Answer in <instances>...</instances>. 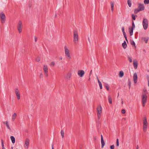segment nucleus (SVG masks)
Instances as JSON below:
<instances>
[{
  "mask_svg": "<svg viewBox=\"0 0 149 149\" xmlns=\"http://www.w3.org/2000/svg\"><path fill=\"white\" fill-rule=\"evenodd\" d=\"M97 116L98 119H100L102 113V109L101 105H100L97 106Z\"/></svg>",
  "mask_w": 149,
  "mask_h": 149,
  "instance_id": "1",
  "label": "nucleus"
},
{
  "mask_svg": "<svg viewBox=\"0 0 149 149\" xmlns=\"http://www.w3.org/2000/svg\"><path fill=\"white\" fill-rule=\"evenodd\" d=\"M73 35L74 41L75 44H77V43L78 40V36L77 31H74L73 32Z\"/></svg>",
  "mask_w": 149,
  "mask_h": 149,
  "instance_id": "2",
  "label": "nucleus"
},
{
  "mask_svg": "<svg viewBox=\"0 0 149 149\" xmlns=\"http://www.w3.org/2000/svg\"><path fill=\"white\" fill-rule=\"evenodd\" d=\"M142 24L144 29L145 30H146L148 27V19L146 18H143Z\"/></svg>",
  "mask_w": 149,
  "mask_h": 149,
  "instance_id": "3",
  "label": "nucleus"
},
{
  "mask_svg": "<svg viewBox=\"0 0 149 149\" xmlns=\"http://www.w3.org/2000/svg\"><path fill=\"white\" fill-rule=\"evenodd\" d=\"M22 22L21 21H19L17 26V29L19 32L20 33L22 32Z\"/></svg>",
  "mask_w": 149,
  "mask_h": 149,
  "instance_id": "4",
  "label": "nucleus"
},
{
  "mask_svg": "<svg viewBox=\"0 0 149 149\" xmlns=\"http://www.w3.org/2000/svg\"><path fill=\"white\" fill-rule=\"evenodd\" d=\"M0 16L2 23H4L6 20V16L4 13H1L0 14Z\"/></svg>",
  "mask_w": 149,
  "mask_h": 149,
  "instance_id": "5",
  "label": "nucleus"
},
{
  "mask_svg": "<svg viewBox=\"0 0 149 149\" xmlns=\"http://www.w3.org/2000/svg\"><path fill=\"white\" fill-rule=\"evenodd\" d=\"M29 139L27 138L26 139L25 141L24 146L25 149H27L29 145Z\"/></svg>",
  "mask_w": 149,
  "mask_h": 149,
  "instance_id": "6",
  "label": "nucleus"
},
{
  "mask_svg": "<svg viewBox=\"0 0 149 149\" xmlns=\"http://www.w3.org/2000/svg\"><path fill=\"white\" fill-rule=\"evenodd\" d=\"M15 93L17 97L18 100H19L20 99V94L19 91L17 88L15 89Z\"/></svg>",
  "mask_w": 149,
  "mask_h": 149,
  "instance_id": "7",
  "label": "nucleus"
},
{
  "mask_svg": "<svg viewBox=\"0 0 149 149\" xmlns=\"http://www.w3.org/2000/svg\"><path fill=\"white\" fill-rule=\"evenodd\" d=\"M147 96L146 94H142V102H147Z\"/></svg>",
  "mask_w": 149,
  "mask_h": 149,
  "instance_id": "8",
  "label": "nucleus"
},
{
  "mask_svg": "<svg viewBox=\"0 0 149 149\" xmlns=\"http://www.w3.org/2000/svg\"><path fill=\"white\" fill-rule=\"evenodd\" d=\"M85 74V72L83 70H80L78 71V74L80 77H82Z\"/></svg>",
  "mask_w": 149,
  "mask_h": 149,
  "instance_id": "9",
  "label": "nucleus"
},
{
  "mask_svg": "<svg viewBox=\"0 0 149 149\" xmlns=\"http://www.w3.org/2000/svg\"><path fill=\"white\" fill-rule=\"evenodd\" d=\"M138 8L141 11L143 10H144L145 7L143 4H139Z\"/></svg>",
  "mask_w": 149,
  "mask_h": 149,
  "instance_id": "10",
  "label": "nucleus"
},
{
  "mask_svg": "<svg viewBox=\"0 0 149 149\" xmlns=\"http://www.w3.org/2000/svg\"><path fill=\"white\" fill-rule=\"evenodd\" d=\"M133 79L134 83H136L137 80V75L136 73H135L134 74L133 76Z\"/></svg>",
  "mask_w": 149,
  "mask_h": 149,
  "instance_id": "11",
  "label": "nucleus"
},
{
  "mask_svg": "<svg viewBox=\"0 0 149 149\" xmlns=\"http://www.w3.org/2000/svg\"><path fill=\"white\" fill-rule=\"evenodd\" d=\"M133 64L134 68L136 69L138 67V63L137 61H136L134 60Z\"/></svg>",
  "mask_w": 149,
  "mask_h": 149,
  "instance_id": "12",
  "label": "nucleus"
},
{
  "mask_svg": "<svg viewBox=\"0 0 149 149\" xmlns=\"http://www.w3.org/2000/svg\"><path fill=\"white\" fill-rule=\"evenodd\" d=\"M148 122L147 120V118L146 116L143 117V125H148Z\"/></svg>",
  "mask_w": 149,
  "mask_h": 149,
  "instance_id": "13",
  "label": "nucleus"
},
{
  "mask_svg": "<svg viewBox=\"0 0 149 149\" xmlns=\"http://www.w3.org/2000/svg\"><path fill=\"white\" fill-rule=\"evenodd\" d=\"M134 29L130 27L129 29V31L130 32V36L132 35Z\"/></svg>",
  "mask_w": 149,
  "mask_h": 149,
  "instance_id": "14",
  "label": "nucleus"
},
{
  "mask_svg": "<svg viewBox=\"0 0 149 149\" xmlns=\"http://www.w3.org/2000/svg\"><path fill=\"white\" fill-rule=\"evenodd\" d=\"M43 70L44 72H48V69L47 65H44L43 68Z\"/></svg>",
  "mask_w": 149,
  "mask_h": 149,
  "instance_id": "15",
  "label": "nucleus"
},
{
  "mask_svg": "<svg viewBox=\"0 0 149 149\" xmlns=\"http://www.w3.org/2000/svg\"><path fill=\"white\" fill-rule=\"evenodd\" d=\"M17 116V114L16 113H14L13 115L12 116V120L14 121L15 119Z\"/></svg>",
  "mask_w": 149,
  "mask_h": 149,
  "instance_id": "16",
  "label": "nucleus"
},
{
  "mask_svg": "<svg viewBox=\"0 0 149 149\" xmlns=\"http://www.w3.org/2000/svg\"><path fill=\"white\" fill-rule=\"evenodd\" d=\"M64 49L65 54H68L70 52L69 50L67 48L66 46H65V47Z\"/></svg>",
  "mask_w": 149,
  "mask_h": 149,
  "instance_id": "17",
  "label": "nucleus"
},
{
  "mask_svg": "<svg viewBox=\"0 0 149 149\" xmlns=\"http://www.w3.org/2000/svg\"><path fill=\"white\" fill-rule=\"evenodd\" d=\"M142 40H143L146 43H147L148 42V41L149 39V38L148 37H143L142 38Z\"/></svg>",
  "mask_w": 149,
  "mask_h": 149,
  "instance_id": "18",
  "label": "nucleus"
},
{
  "mask_svg": "<svg viewBox=\"0 0 149 149\" xmlns=\"http://www.w3.org/2000/svg\"><path fill=\"white\" fill-rule=\"evenodd\" d=\"M101 142L102 144L101 147L102 148L105 145V143L103 138H102L101 139Z\"/></svg>",
  "mask_w": 149,
  "mask_h": 149,
  "instance_id": "19",
  "label": "nucleus"
},
{
  "mask_svg": "<svg viewBox=\"0 0 149 149\" xmlns=\"http://www.w3.org/2000/svg\"><path fill=\"white\" fill-rule=\"evenodd\" d=\"M148 128V125H143V131L144 132H146Z\"/></svg>",
  "mask_w": 149,
  "mask_h": 149,
  "instance_id": "20",
  "label": "nucleus"
},
{
  "mask_svg": "<svg viewBox=\"0 0 149 149\" xmlns=\"http://www.w3.org/2000/svg\"><path fill=\"white\" fill-rule=\"evenodd\" d=\"M11 140L12 141L13 143H14L15 142V139L14 137L13 136H11L10 137Z\"/></svg>",
  "mask_w": 149,
  "mask_h": 149,
  "instance_id": "21",
  "label": "nucleus"
},
{
  "mask_svg": "<svg viewBox=\"0 0 149 149\" xmlns=\"http://www.w3.org/2000/svg\"><path fill=\"white\" fill-rule=\"evenodd\" d=\"M124 75V73L122 71H120L119 72V77H123Z\"/></svg>",
  "mask_w": 149,
  "mask_h": 149,
  "instance_id": "22",
  "label": "nucleus"
},
{
  "mask_svg": "<svg viewBox=\"0 0 149 149\" xmlns=\"http://www.w3.org/2000/svg\"><path fill=\"white\" fill-rule=\"evenodd\" d=\"M122 46L124 49H125L127 47V45L125 41H124V42L122 43Z\"/></svg>",
  "mask_w": 149,
  "mask_h": 149,
  "instance_id": "23",
  "label": "nucleus"
},
{
  "mask_svg": "<svg viewBox=\"0 0 149 149\" xmlns=\"http://www.w3.org/2000/svg\"><path fill=\"white\" fill-rule=\"evenodd\" d=\"M65 56L67 58V59L68 60H70L71 58V56L70 54V53L66 54Z\"/></svg>",
  "mask_w": 149,
  "mask_h": 149,
  "instance_id": "24",
  "label": "nucleus"
},
{
  "mask_svg": "<svg viewBox=\"0 0 149 149\" xmlns=\"http://www.w3.org/2000/svg\"><path fill=\"white\" fill-rule=\"evenodd\" d=\"M108 98L109 102L110 104H111L112 103V98L111 96L110 95L108 97Z\"/></svg>",
  "mask_w": 149,
  "mask_h": 149,
  "instance_id": "25",
  "label": "nucleus"
},
{
  "mask_svg": "<svg viewBox=\"0 0 149 149\" xmlns=\"http://www.w3.org/2000/svg\"><path fill=\"white\" fill-rule=\"evenodd\" d=\"M111 10L112 12L113 11V8L114 6V3L112 2H111Z\"/></svg>",
  "mask_w": 149,
  "mask_h": 149,
  "instance_id": "26",
  "label": "nucleus"
},
{
  "mask_svg": "<svg viewBox=\"0 0 149 149\" xmlns=\"http://www.w3.org/2000/svg\"><path fill=\"white\" fill-rule=\"evenodd\" d=\"M127 2L129 7H130L132 6L131 1L130 0H127Z\"/></svg>",
  "mask_w": 149,
  "mask_h": 149,
  "instance_id": "27",
  "label": "nucleus"
},
{
  "mask_svg": "<svg viewBox=\"0 0 149 149\" xmlns=\"http://www.w3.org/2000/svg\"><path fill=\"white\" fill-rule=\"evenodd\" d=\"M141 11L138 8L135 10L134 13L135 14Z\"/></svg>",
  "mask_w": 149,
  "mask_h": 149,
  "instance_id": "28",
  "label": "nucleus"
},
{
  "mask_svg": "<svg viewBox=\"0 0 149 149\" xmlns=\"http://www.w3.org/2000/svg\"><path fill=\"white\" fill-rule=\"evenodd\" d=\"M61 135L62 136V138H63L64 136V132L63 131V130H62L61 131Z\"/></svg>",
  "mask_w": 149,
  "mask_h": 149,
  "instance_id": "29",
  "label": "nucleus"
},
{
  "mask_svg": "<svg viewBox=\"0 0 149 149\" xmlns=\"http://www.w3.org/2000/svg\"><path fill=\"white\" fill-rule=\"evenodd\" d=\"M1 145L2 146V149H5L4 147V145L3 141V140L2 139H1Z\"/></svg>",
  "mask_w": 149,
  "mask_h": 149,
  "instance_id": "30",
  "label": "nucleus"
},
{
  "mask_svg": "<svg viewBox=\"0 0 149 149\" xmlns=\"http://www.w3.org/2000/svg\"><path fill=\"white\" fill-rule=\"evenodd\" d=\"M144 3L145 4H146L149 3V0H144Z\"/></svg>",
  "mask_w": 149,
  "mask_h": 149,
  "instance_id": "31",
  "label": "nucleus"
},
{
  "mask_svg": "<svg viewBox=\"0 0 149 149\" xmlns=\"http://www.w3.org/2000/svg\"><path fill=\"white\" fill-rule=\"evenodd\" d=\"M40 60V58L39 57H37L35 61L37 62H39Z\"/></svg>",
  "mask_w": 149,
  "mask_h": 149,
  "instance_id": "32",
  "label": "nucleus"
},
{
  "mask_svg": "<svg viewBox=\"0 0 149 149\" xmlns=\"http://www.w3.org/2000/svg\"><path fill=\"white\" fill-rule=\"evenodd\" d=\"M105 87L107 90H109V86L108 84H106L105 85Z\"/></svg>",
  "mask_w": 149,
  "mask_h": 149,
  "instance_id": "33",
  "label": "nucleus"
},
{
  "mask_svg": "<svg viewBox=\"0 0 149 149\" xmlns=\"http://www.w3.org/2000/svg\"><path fill=\"white\" fill-rule=\"evenodd\" d=\"M130 43L132 45L135 46V42L133 40H131L130 41Z\"/></svg>",
  "mask_w": 149,
  "mask_h": 149,
  "instance_id": "34",
  "label": "nucleus"
},
{
  "mask_svg": "<svg viewBox=\"0 0 149 149\" xmlns=\"http://www.w3.org/2000/svg\"><path fill=\"white\" fill-rule=\"evenodd\" d=\"M6 126L10 130H11V129L9 126V125L8 123V122L7 123V124H6Z\"/></svg>",
  "mask_w": 149,
  "mask_h": 149,
  "instance_id": "35",
  "label": "nucleus"
},
{
  "mask_svg": "<svg viewBox=\"0 0 149 149\" xmlns=\"http://www.w3.org/2000/svg\"><path fill=\"white\" fill-rule=\"evenodd\" d=\"M128 59L129 61L131 63L132 62V58L131 57H130L129 56L128 57Z\"/></svg>",
  "mask_w": 149,
  "mask_h": 149,
  "instance_id": "36",
  "label": "nucleus"
},
{
  "mask_svg": "<svg viewBox=\"0 0 149 149\" xmlns=\"http://www.w3.org/2000/svg\"><path fill=\"white\" fill-rule=\"evenodd\" d=\"M147 79L148 81V86H149V76L147 75L146 76Z\"/></svg>",
  "mask_w": 149,
  "mask_h": 149,
  "instance_id": "37",
  "label": "nucleus"
},
{
  "mask_svg": "<svg viewBox=\"0 0 149 149\" xmlns=\"http://www.w3.org/2000/svg\"><path fill=\"white\" fill-rule=\"evenodd\" d=\"M99 86L100 87V89H102V85L101 82H100L98 83Z\"/></svg>",
  "mask_w": 149,
  "mask_h": 149,
  "instance_id": "38",
  "label": "nucleus"
},
{
  "mask_svg": "<svg viewBox=\"0 0 149 149\" xmlns=\"http://www.w3.org/2000/svg\"><path fill=\"white\" fill-rule=\"evenodd\" d=\"M119 145V140L118 139H117L116 140V146H118Z\"/></svg>",
  "mask_w": 149,
  "mask_h": 149,
  "instance_id": "39",
  "label": "nucleus"
},
{
  "mask_svg": "<svg viewBox=\"0 0 149 149\" xmlns=\"http://www.w3.org/2000/svg\"><path fill=\"white\" fill-rule=\"evenodd\" d=\"M144 93H143V94H146L147 95L148 94V92L147 91V90L146 89H144L143 90Z\"/></svg>",
  "mask_w": 149,
  "mask_h": 149,
  "instance_id": "40",
  "label": "nucleus"
},
{
  "mask_svg": "<svg viewBox=\"0 0 149 149\" xmlns=\"http://www.w3.org/2000/svg\"><path fill=\"white\" fill-rule=\"evenodd\" d=\"M122 31L123 33V34L126 33L125 32L124 27H122Z\"/></svg>",
  "mask_w": 149,
  "mask_h": 149,
  "instance_id": "41",
  "label": "nucleus"
},
{
  "mask_svg": "<svg viewBox=\"0 0 149 149\" xmlns=\"http://www.w3.org/2000/svg\"><path fill=\"white\" fill-rule=\"evenodd\" d=\"M135 24H134V22L133 21H132V28L134 29V28H135Z\"/></svg>",
  "mask_w": 149,
  "mask_h": 149,
  "instance_id": "42",
  "label": "nucleus"
},
{
  "mask_svg": "<svg viewBox=\"0 0 149 149\" xmlns=\"http://www.w3.org/2000/svg\"><path fill=\"white\" fill-rule=\"evenodd\" d=\"M132 19L133 20H135L136 18H135V16L133 14L132 15Z\"/></svg>",
  "mask_w": 149,
  "mask_h": 149,
  "instance_id": "43",
  "label": "nucleus"
},
{
  "mask_svg": "<svg viewBox=\"0 0 149 149\" xmlns=\"http://www.w3.org/2000/svg\"><path fill=\"white\" fill-rule=\"evenodd\" d=\"M126 112V111H125V110L124 109H122V113L123 114H125Z\"/></svg>",
  "mask_w": 149,
  "mask_h": 149,
  "instance_id": "44",
  "label": "nucleus"
},
{
  "mask_svg": "<svg viewBox=\"0 0 149 149\" xmlns=\"http://www.w3.org/2000/svg\"><path fill=\"white\" fill-rule=\"evenodd\" d=\"M110 148L111 149H114V145H112L110 146Z\"/></svg>",
  "mask_w": 149,
  "mask_h": 149,
  "instance_id": "45",
  "label": "nucleus"
},
{
  "mask_svg": "<svg viewBox=\"0 0 149 149\" xmlns=\"http://www.w3.org/2000/svg\"><path fill=\"white\" fill-rule=\"evenodd\" d=\"M39 77L40 78H42L43 77V75L42 73L40 74Z\"/></svg>",
  "mask_w": 149,
  "mask_h": 149,
  "instance_id": "46",
  "label": "nucleus"
},
{
  "mask_svg": "<svg viewBox=\"0 0 149 149\" xmlns=\"http://www.w3.org/2000/svg\"><path fill=\"white\" fill-rule=\"evenodd\" d=\"M146 103V102H142L143 106L144 107Z\"/></svg>",
  "mask_w": 149,
  "mask_h": 149,
  "instance_id": "47",
  "label": "nucleus"
},
{
  "mask_svg": "<svg viewBox=\"0 0 149 149\" xmlns=\"http://www.w3.org/2000/svg\"><path fill=\"white\" fill-rule=\"evenodd\" d=\"M54 64H55V63L54 62H52L50 64V65H53V66H54Z\"/></svg>",
  "mask_w": 149,
  "mask_h": 149,
  "instance_id": "48",
  "label": "nucleus"
},
{
  "mask_svg": "<svg viewBox=\"0 0 149 149\" xmlns=\"http://www.w3.org/2000/svg\"><path fill=\"white\" fill-rule=\"evenodd\" d=\"M48 72H44L45 74V76L47 77L48 76Z\"/></svg>",
  "mask_w": 149,
  "mask_h": 149,
  "instance_id": "49",
  "label": "nucleus"
},
{
  "mask_svg": "<svg viewBox=\"0 0 149 149\" xmlns=\"http://www.w3.org/2000/svg\"><path fill=\"white\" fill-rule=\"evenodd\" d=\"M34 38H35V42H36L37 40H38L36 36H35Z\"/></svg>",
  "mask_w": 149,
  "mask_h": 149,
  "instance_id": "50",
  "label": "nucleus"
},
{
  "mask_svg": "<svg viewBox=\"0 0 149 149\" xmlns=\"http://www.w3.org/2000/svg\"><path fill=\"white\" fill-rule=\"evenodd\" d=\"M131 86V83H130V82L129 83V88L130 89V88Z\"/></svg>",
  "mask_w": 149,
  "mask_h": 149,
  "instance_id": "51",
  "label": "nucleus"
},
{
  "mask_svg": "<svg viewBox=\"0 0 149 149\" xmlns=\"http://www.w3.org/2000/svg\"><path fill=\"white\" fill-rule=\"evenodd\" d=\"M123 35H124V36L125 39H126V38H127V36H126V33L123 34Z\"/></svg>",
  "mask_w": 149,
  "mask_h": 149,
  "instance_id": "52",
  "label": "nucleus"
},
{
  "mask_svg": "<svg viewBox=\"0 0 149 149\" xmlns=\"http://www.w3.org/2000/svg\"><path fill=\"white\" fill-rule=\"evenodd\" d=\"M8 122L7 121L3 122V123L4 124H7V123H8Z\"/></svg>",
  "mask_w": 149,
  "mask_h": 149,
  "instance_id": "53",
  "label": "nucleus"
},
{
  "mask_svg": "<svg viewBox=\"0 0 149 149\" xmlns=\"http://www.w3.org/2000/svg\"><path fill=\"white\" fill-rule=\"evenodd\" d=\"M97 81H98V83H99V82H101L99 80V79H98V77H97Z\"/></svg>",
  "mask_w": 149,
  "mask_h": 149,
  "instance_id": "54",
  "label": "nucleus"
},
{
  "mask_svg": "<svg viewBox=\"0 0 149 149\" xmlns=\"http://www.w3.org/2000/svg\"><path fill=\"white\" fill-rule=\"evenodd\" d=\"M71 76V74H70V75L69 76H67V78H70V77Z\"/></svg>",
  "mask_w": 149,
  "mask_h": 149,
  "instance_id": "55",
  "label": "nucleus"
},
{
  "mask_svg": "<svg viewBox=\"0 0 149 149\" xmlns=\"http://www.w3.org/2000/svg\"><path fill=\"white\" fill-rule=\"evenodd\" d=\"M92 70H91L90 72V73L89 74V75L90 76H91V74H92Z\"/></svg>",
  "mask_w": 149,
  "mask_h": 149,
  "instance_id": "56",
  "label": "nucleus"
},
{
  "mask_svg": "<svg viewBox=\"0 0 149 149\" xmlns=\"http://www.w3.org/2000/svg\"><path fill=\"white\" fill-rule=\"evenodd\" d=\"M52 149H54V146H53V145H52Z\"/></svg>",
  "mask_w": 149,
  "mask_h": 149,
  "instance_id": "57",
  "label": "nucleus"
},
{
  "mask_svg": "<svg viewBox=\"0 0 149 149\" xmlns=\"http://www.w3.org/2000/svg\"><path fill=\"white\" fill-rule=\"evenodd\" d=\"M139 148V146L138 145L137 146V147H136V149H138Z\"/></svg>",
  "mask_w": 149,
  "mask_h": 149,
  "instance_id": "58",
  "label": "nucleus"
},
{
  "mask_svg": "<svg viewBox=\"0 0 149 149\" xmlns=\"http://www.w3.org/2000/svg\"><path fill=\"white\" fill-rule=\"evenodd\" d=\"M57 16V15L56 14L55 15V17H56Z\"/></svg>",
  "mask_w": 149,
  "mask_h": 149,
  "instance_id": "59",
  "label": "nucleus"
},
{
  "mask_svg": "<svg viewBox=\"0 0 149 149\" xmlns=\"http://www.w3.org/2000/svg\"><path fill=\"white\" fill-rule=\"evenodd\" d=\"M121 103L122 104H123V101H122L121 102Z\"/></svg>",
  "mask_w": 149,
  "mask_h": 149,
  "instance_id": "60",
  "label": "nucleus"
},
{
  "mask_svg": "<svg viewBox=\"0 0 149 149\" xmlns=\"http://www.w3.org/2000/svg\"><path fill=\"white\" fill-rule=\"evenodd\" d=\"M60 59L61 60H62V57H60Z\"/></svg>",
  "mask_w": 149,
  "mask_h": 149,
  "instance_id": "61",
  "label": "nucleus"
},
{
  "mask_svg": "<svg viewBox=\"0 0 149 149\" xmlns=\"http://www.w3.org/2000/svg\"><path fill=\"white\" fill-rule=\"evenodd\" d=\"M102 138H103V136H102V135H101V139Z\"/></svg>",
  "mask_w": 149,
  "mask_h": 149,
  "instance_id": "62",
  "label": "nucleus"
},
{
  "mask_svg": "<svg viewBox=\"0 0 149 149\" xmlns=\"http://www.w3.org/2000/svg\"><path fill=\"white\" fill-rule=\"evenodd\" d=\"M125 40H126V41H127H127H128V40H127V38L125 39Z\"/></svg>",
  "mask_w": 149,
  "mask_h": 149,
  "instance_id": "63",
  "label": "nucleus"
},
{
  "mask_svg": "<svg viewBox=\"0 0 149 149\" xmlns=\"http://www.w3.org/2000/svg\"><path fill=\"white\" fill-rule=\"evenodd\" d=\"M11 149H13V147H11Z\"/></svg>",
  "mask_w": 149,
  "mask_h": 149,
  "instance_id": "64",
  "label": "nucleus"
}]
</instances>
